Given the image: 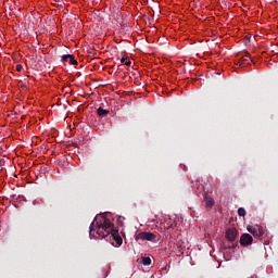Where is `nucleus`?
<instances>
[{
	"label": "nucleus",
	"mask_w": 278,
	"mask_h": 278,
	"mask_svg": "<svg viewBox=\"0 0 278 278\" xmlns=\"http://www.w3.org/2000/svg\"><path fill=\"white\" fill-rule=\"evenodd\" d=\"M94 231L99 238H108L111 233L117 247L123 244V237L118 235V230L114 229V224L104 215H97L90 225L89 236H94Z\"/></svg>",
	"instance_id": "obj_1"
},
{
	"label": "nucleus",
	"mask_w": 278,
	"mask_h": 278,
	"mask_svg": "<svg viewBox=\"0 0 278 278\" xmlns=\"http://www.w3.org/2000/svg\"><path fill=\"white\" fill-rule=\"evenodd\" d=\"M136 240H142L144 242V240H147L148 242H157V235L153 233V232H139L136 236Z\"/></svg>",
	"instance_id": "obj_2"
},
{
	"label": "nucleus",
	"mask_w": 278,
	"mask_h": 278,
	"mask_svg": "<svg viewBox=\"0 0 278 278\" xmlns=\"http://www.w3.org/2000/svg\"><path fill=\"white\" fill-rule=\"evenodd\" d=\"M248 231L254 236V238H262L265 233L264 227L260 225H255L253 227L248 228Z\"/></svg>",
	"instance_id": "obj_3"
},
{
	"label": "nucleus",
	"mask_w": 278,
	"mask_h": 278,
	"mask_svg": "<svg viewBox=\"0 0 278 278\" xmlns=\"http://www.w3.org/2000/svg\"><path fill=\"white\" fill-rule=\"evenodd\" d=\"M226 238L229 242H236V238H238V230L236 228H228L226 230Z\"/></svg>",
	"instance_id": "obj_4"
},
{
	"label": "nucleus",
	"mask_w": 278,
	"mask_h": 278,
	"mask_svg": "<svg viewBox=\"0 0 278 278\" xmlns=\"http://www.w3.org/2000/svg\"><path fill=\"white\" fill-rule=\"evenodd\" d=\"M240 244L242 247H249V244H253V237L249 233H243L240 238Z\"/></svg>",
	"instance_id": "obj_5"
},
{
	"label": "nucleus",
	"mask_w": 278,
	"mask_h": 278,
	"mask_svg": "<svg viewBox=\"0 0 278 278\" xmlns=\"http://www.w3.org/2000/svg\"><path fill=\"white\" fill-rule=\"evenodd\" d=\"M61 62H63V64H65V62H68V64L77 66V60H75V56H73V54H64L61 59Z\"/></svg>",
	"instance_id": "obj_6"
},
{
	"label": "nucleus",
	"mask_w": 278,
	"mask_h": 278,
	"mask_svg": "<svg viewBox=\"0 0 278 278\" xmlns=\"http://www.w3.org/2000/svg\"><path fill=\"white\" fill-rule=\"evenodd\" d=\"M97 114L98 116H108V114H110V111L100 106L97 110Z\"/></svg>",
	"instance_id": "obj_7"
},
{
	"label": "nucleus",
	"mask_w": 278,
	"mask_h": 278,
	"mask_svg": "<svg viewBox=\"0 0 278 278\" xmlns=\"http://www.w3.org/2000/svg\"><path fill=\"white\" fill-rule=\"evenodd\" d=\"M204 201L206 203V207H213L214 206V199H212L211 197H205Z\"/></svg>",
	"instance_id": "obj_8"
},
{
	"label": "nucleus",
	"mask_w": 278,
	"mask_h": 278,
	"mask_svg": "<svg viewBox=\"0 0 278 278\" xmlns=\"http://www.w3.org/2000/svg\"><path fill=\"white\" fill-rule=\"evenodd\" d=\"M142 264L143 266H151V257H142Z\"/></svg>",
	"instance_id": "obj_9"
},
{
	"label": "nucleus",
	"mask_w": 278,
	"mask_h": 278,
	"mask_svg": "<svg viewBox=\"0 0 278 278\" xmlns=\"http://www.w3.org/2000/svg\"><path fill=\"white\" fill-rule=\"evenodd\" d=\"M249 60H251V55L247 53V55L242 58L241 66H244V64H247Z\"/></svg>",
	"instance_id": "obj_10"
},
{
	"label": "nucleus",
	"mask_w": 278,
	"mask_h": 278,
	"mask_svg": "<svg viewBox=\"0 0 278 278\" xmlns=\"http://www.w3.org/2000/svg\"><path fill=\"white\" fill-rule=\"evenodd\" d=\"M238 215L239 216H247V210H244V207H239L238 208Z\"/></svg>",
	"instance_id": "obj_11"
},
{
	"label": "nucleus",
	"mask_w": 278,
	"mask_h": 278,
	"mask_svg": "<svg viewBox=\"0 0 278 278\" xmlns=\"http://www.w3.org/2000/svg\"><path fill=\"white\" fill-rule=\"evenodd\" d=\"M16 71H17V73H21L23 71V65L17 64L16 65Z\"/></svg>",
	"instance_id": "obj_12"
},
{
	"label": "nucleus",
	"mask_w": 278,
	"mask_h": 278,
	"mask_svg": "<svg viewBox=\"0 0 278 278\" xmlns=\"http://www.w3.org/2000/svg\"><path fill=\"white\" fill-rule=\"evenodd\" d=\"M125 64L126 66H131V61H126Z\"/></svg>",
	"instance_id": "obj_13"
},
{
	"label": "nucleus",
	"mask_w": 278,
	"mask_h": 278,
	"mask_svg": "<svg viewBox=\"0 0 278 278\" xmlns=\"http://www.w3.org/2000/svg\"><path fill=\"white\" fill-rule=\"evenodd\" d=\"M125 60H126L125 58L121 59L122 64L125 63Z\"/></svg>",
	"instance_id": "obj_14"
},
{
	"label": "nucleus",
	"mask_w": 278,
	"mask_h": 278,
	"mask_svg": "<svg viewBox=\"0 0 278 278\" xmlns=\"http://www.w3.org/2000/svg\"><path fill=\"white\" fill-rule=\"evenodd\" d=\"M55 1V3H60V0H54Z\"/></svg>",
	"instance_id": "obj_15"
},
{
	"label": "nucleus",
	"mask_w": 278,
	"mask_h": 278,
	"mask_svg": "<svg viewBox=\"0 0 278 278\" xmlns=\"http://www.w3.org/2000/svg\"><path fill=\"white\" fill-rule=\"evenodd\" d=\"M122 218H123V217L119 216V217H118V220H121Z\"/></svg>",
	"instance_id": "obj_16"
}]
</instances>
